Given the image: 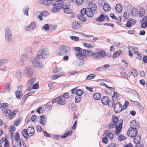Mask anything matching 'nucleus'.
Masks as SVG:
<instances>
[{"label": "nucleus", "instance_id": "f257e3e1", "mask_svg": "<svg viewBox=\"0 0 147 147\" xmlns=\"http://www.w3.org/2000/svg\"><path fill=\"white\" fill-rule=\"evenodd\" d=\"M112 121L109 125V128L112 131L115 129L116 134L118 135L121 132L122 126V120H119L117 116H113L112 117Z\"/></svg>", "mask_w": 147, "mask_h": 147}, {"label": "nucleus", "instance_id": "f03ea898", "mask_svg": "<svg viewBox=\"0 0 147 147\" xmlns=\"http://www.w3.org/2000/svg\"><path fill=\"white\" fill-rule=\"evenodd\" d=\"M107 55L105 51L103 49H97L96 51L92 54V58L95 60H98L105 58Z\"/></svg>", "mask_w": 147, "mask_h": 147}, {"label": "nucleus", "instance_id": "7ed1b4c3", "mask_svg": "<svg viewBox=\"0 0 147 147\" xmlns=\"http://www.w3.org/2000/svg\"><path fill=\"white\" fill-rule=\"evenodd\" d=\"M56 54L59 56H63L66 55H69L70 51L69 48L66 45H61L56 52Z\"/></svg>", "mask_w": 147, "mask_h": 147}, {"label": "nucleus", "instance_id": "20e7f679", "mask_svg": "<svg viewBox=\"0 0 147 147\" xmlns=\"http://www.w3.org/2000/svg\"><path fill=\"white\" fill-rule=\"evenodd\" d=\"M5 37L6 40L9 42H11L13 40L12 35L10 29L8 28H5Z\"/></svg>", "mask_w": 147, "mask_h": 147}, {"label": "nucleus", "instance_id": "39448f33", "mask_svg": "<svg viewBox=\"0 0 147 147\" xmlns=\"http://www.w3.org/2000/svg\"><path fill=\"white\" fill-rule=\"evenodd\" d=\"M3 112L4 113L6 116L9 118V119H12L15 116V113L13 112L9 109H2Z\"/></svg>", "mask_w": 147, "mask_h": 147}, {"label": "nucleus", "instance_id": "423d86ee", "mask_svg": "<svg viewBox=\"0 0 147 147\" xmlns=\"http://www.w3.org/2000/svg\"><path fill=\"white\" fill-rule=\"evenodd\" d=\"M52 3L53 7L52 8L51 11L53 12H57L59 11L61 9L64 8V5L61 3Z\"/></svg>", "mask_w": 147, "mask_h": 147}, {"label": "nucleus", "instance_id": "0eeeda50", "mask_svg": "<svg viewBox=\"0 0 147 147\" xmlns=\"http://www.w3.org/2000/svg\"><path fill=\"white\" fill-rule=\"evenodd\" d=\"M47 55V52L45 49H42L38 51V54L36 55V59H40L41 58L44 59L46 58Z\"/></svg>", "mask_w": 147, "mask_h": 147}, {"label": "nucleus", "instance_id": "6e6552de", "mask_svg": "<svg viewBox=\"0 0 147 147\" xmlns=\"http://www.w3.org/2000/svg\"><path fill=\"white\" fill-rule=\"evenodd\" d=\"M39 59H36V57L35 59H32L31 61L34 67H37L38 68L41 69L43 67V65L38 60Z\"/></svg>", "mask_w": 147, "mask_h": 147}, {"label": "nucleus", "instance_id": "1a4fd4ad", "mask_svg": "<svg viewBox=\"0 0 147 147\" xmlns=\"http://www.w3.org/2000/svg\"><path fill=\"white\" fill-rule=\"evenodd\" d=\"M137 133L138 131L136 128H133L132 129L129 128L127 133L128 136L131 138L136 137Z\"/></svg>", "mask_w": 147, "mask_h": 147}, {"label": "nucleus", "instance_id": "9d476101", "mask_svg": "<svg viewBox=\"0 0 147 147\" xmlns=\"http://www.w3.org/2000/svg\"><path fill=\"white\" fill-rule=\"evenodd\" d=\"M123 107L122 105L120 102L116 103L114 106V110L115 113H118L122 110Z\"/></svg>", "mask_w": 147, "mask_h": 147}, {"label": "nucleus", "instance_id": "9b49d317", "mask_svg": "<svg viewBox=\"0 0 147 147\" xmlns=\"http://www.w3.org/2000/svg\"><path fill=\"white\" fill-rule=\"evenodd\" d=\"M24 73L27 77H31L33 74V70L30 67H26L24 69Z\"/></svg>", "mask_w": 147, "mask_h": 147}, {"label": "nucleus", "instance_id": "f8f14e48", "mask_svg": "<svg viewBox=\"0 0 147 147\" xmlns=\"http://www.w3.org/2000/svg\"><path fill=\"white\" fill-rule=\"evenodd\" d=\"M72 28L75 30H76L81 28L82 26L80 22L76 21L73 22L72 24Z\"/></svg>", "mask_w": 147, "mask_h": 147}, {"label": "nucleus", "instance_id": "ddd939ff", "mask_svg": "<svg viewBox=\"0 0 147 147\" xmlns=\"http://www.w3.org/2000/svg\"><path fill=\"white\" fill-rule=\"evenodd\" d=\"M130 126L131 127L129 128L133 129L136 128L137 129L139 128V123L138 121L135 120H132L130 123Z\"/></svg>", "mask_w": 147, "mask_h": 147}, {"label": "nucleus", "instance_id": "4468645a", "mask_svg": "<svg viewBox=\"0 0 147 147\" xmlns=\"http://www.w3.org/2000/svg\"><path fill=\"white\" fill-rule=\"evenodd\" d=\"M136 23V21L134 19H128L127 22L126 27L129 28L132 25H134Z\"/></svg>", "mask_w": 147, "mask_h": 147}, {"label": "nucleus", "instance_id": "2eb2a0df", "mask_svg": "<svg viewBox=\"0 0 147 147\" xmlns=\"http://www.w3.org/2000/svg\"><path fill=\"white\" fill-rule=\"evenodd\" d=\"M93 51H89L88 50H87L86 49H84L83 50L82 53L83 54L84 56H85V59L86 58V57H89L90 56H91L92 57V54Z\"/></svg>", "mask_w": 147, "mask_h": 147}, {"label": "nucleus", "instance_id": "dca6fc26", "mask_svg": "<svg viewBox=\"0 0 147 147\" xmlns=\"http://www.w3.org/2000/svg\"><path fill=\"white\" fill-rule=\"evenodd\" d=\"M63 5H64V8L62 9H64V11L65 13L68 14H70L72 13V11L69 8L68 5H65L64 3H63Z\"/></svg>", "mask_w": 147, "mask_h": 147}, {"label": "nucleus", "instance_id": "f3484780", "mask_svg": "<svg viewBox=\"0 0 147 147\" xmlns=\"http://www.w3.org/2000/svg\"><path fill=\"white\" fill-rule=\"evenodd\" d=\"M105 134L106 135V138H107L108 140L111 141L113 138L114 135L113 133L106 131L105 132Z\"/></svg>", "mask_w": 147, "mask_h": 147}, {"label": "nucleus", "instance_id": "a211bd4d", "mask_svg": "<svg viewBox=\"0 0 147 147\" xmlns=\"http://www.w3.org/2000/svg\"><path fill=\"white\" fill-rule=\"evenodd\" d=\"M130 12L131 17L133 18L138 15V10L136 8H133L131 9Z\"/></svg>", "mask_w": 147, "mask_h": 147}, {"label": "nucleus", "instance_id": "6ab92c4d", "mask_svg": "<svg viewBox=\"0 0 147 147\" xmlns=\"http://www.w3.org/2000/svg\"><path fill=\"white\" fill-rule=\"evenodd\" d=\"M88 9L92 10V11H95L97 8V5L94 3L91 2L88 5Z\"/></svg>", "mask_w": 147, "mask_h": 147}, {"label": "nucleus", "instance_id": "aec40b11", "mask_svg": "<svg viewBox=\"0 0 147 147\" xmlns=\"http://www.w3.org/2000/svg\"><path fill=\"white\" fill-rule=\"evenodd\" d=\"M101 101L103 104L106 105L109 103L110 100L108 97L104 96L102 98Z\"/></svg>", "mask_w": 147, "mask_h": 147}, {"label": "nucleus", "instance_id": "412c9836", "mask_svg": "<svg viewBox=\"0 0 147 147\" xmlns=\"http://www.w3.org/2000/svg\"><path fill=\"white\" fill-rule=\"evenodd\" d=\"M53 0H40V3L43 5H45L48 6L52 5L53 3L52 1Z\"/></svg>", "mask_w": 147, "mask_h": 147}, {"label": "nucleus", "instance_id": "4be33fe9", "mask_svg": "<svg viewBox=\"0 0 147 147\" xmlns=\"http://www.w3.org/2000/svg\"><path fill=\"white\" fill-rule=\"evenodd\" d=\"M28 132L30 134V136H33L35 130L34 128L32 127H29L27 130Z\"/></svg>", "mask_w": 147, "mask_h": 147}, {"label": "nucleus", "instance_id": "5701e85b", "mask_svg": "<svg viewBox=\"0 0 147 147\" xmlns=\"http://www.w3.org/2000/svg\"><path fill=\"white\" fill-rule=\"evenodd\" d=\"M93 15L94 13L92 10L89 9L87 8L86 13V16L87 17L91 18L93 17Z\"/></svg>", "mask_w": 147, "mask_h": 147}, {"label": "nucleus", "instance_id": "b1692460", "mask_svg": "<svg viewBox=\"0 0 147 147\" xmlns=\"http://www.w3.org/2000/svg\"><path fill=\"white\" fill-rule=\"evenodd\" d=\"M123 9L122 6L120 3L117 4L115 6L116 10L119 13H121Z\"/></svg>", "mask_w": 147, "mask_h": 147}, {"label": "nucleus", "instance_id": "393cba45", "mask_svg": "<svg viewBox=\"0 0 147 147\" xmlns=\"http://www.w3.org/2000/svg\"><path fill=\"white\" fill-rule=\"evenodd\" d=\"M76 56L78 59L82 60L81 62L84 64V61L83 59H85V56H84L83 54L80 53L77 54L76 55Z\"/></svg>", "mask_w": 147, "mask_h": 147}, {"label": "nucleus", "instance_id": "a878e982", "mask_svg": "<svg viewBox=\"0 0 147 147\" xmlns=\"http://www.w3.org/2000/svg\"><path fill=\"white\" fill-rule=\"evenodd\" d=\"M15 94L17 98H21L23 96L22 92L17 90L15 92Z\"/></svg>", "mask_w": 147, "mask_h": 147}, {"label": "nucleus", "instance_id": "bb28decb", "mask_svg": "<svg viewBox=\"0 0 147 147\" xmlns=\"http://www.w3.org/2000/svg\"><path fill=\"white\" fill-rule=\"evenodd\" d=\"M129 74L130 75H132L134 77H136L138 75L137 71L134 68L130 70Z\"/></svg>", "mask_w": 147, "mask_h": 147}, {"label": "nucleus", "instance_id": "cd10ccee", "mask_svg": "<svg viewBox=\"0 0 147 147\" xmlns=\"http://www.w3.org/2000/svg\"><path fill=\"white\" fill-rule=\"evenodd\" d=\"M141 139V137L140 135H138L134 139V142L136 144H140V141Z\"/></svg>", "mask_w": 147, "mask_h": 147}, {"label": "nucleus", "instance_id": "c85d7f7f", "mask_svg": "<svg viewBox=\"0 0 147 147\" xmlns=\"http://www.w3.org/2000/svg\"><path fill=\"white\" fill-rule=\"evenodd\" d=\"M40 117V123L43 125H45L46 122L45 116L44 115H43L41 116Z\"/></svg>", "mask_w": 147, "mask_h": 147}, {"label": "nucleus", "instance_id": "c756f323", "mask_svg": "<svg viewBox=\"0 0 147 147\" xmlns=\"http://www.w3.org/2000/svg\"><path fill=\"white\" fill-rule=\"evenodd\" d=\"M87 10L85 8L82 9L81 11V14L83 18H86Z\"/></svg>", "mask_w": 147, "mask_h": 147}, {"label": "nucleus", "instance_id": "7c9ffc66", "mask_svg": "<svg viewBox=\"0 0 147 147\" xmlns=\"http://www.w3.org/2000/svg\"><path fill=\"white\" fill-rule=\"evenodd\" d=\"M103 9L105 11H107L110 9V5L107 3H105L102 7Z\"/></svg>", "mask_w": 147, "mask_h": 147}, {"label": "nucleus", "instance_id": "2f4dec72", "mask_svg": "<svg viewBox=\"0 0 147 147\" xmlns=\"http://www.w3.org/2000/svg\"><path fill=\"white\" fill-rule=\"evenodd\" d=\"M22 134L24 137L26 139H27L29 136L28 133L26 129L22 130Z\"/></svg>", "mask_w": 147, "mask_h": 147}, {"label": "nucleus", "instance_id": "473e14b6", "mask_svg": "<svg viewBox=\"0 0 147 147\" xmlns=\"http://www.w3.org/2000/svg\"><path fill=\"white\" fill-rule=\"evenodd\" d=\"M145 9L144 8H141L139 11L138 15H139V16L141 18L145 15Z\"/></svg>", "mask_w": 147, "mask_h": 147}, {"label": "nucleus", "instance_id": "72a5a7b5", "mask_svg": "<svg viewBox=\"0 0 147 147\" xmlns=\"http://www.w3.org/2000/svg\"><path fill=\"white\" fill-rule=\"evenodd\" d=\"M134 54H136V58L137 59L140 60L141 59L142 55L141 53L138 51H134Z\"/></svg>", "mask_w": 147, "mask_h": 147}, {"label": "nucleus", "instance_id": "f704fd0d", "mask_svg": "<svg viewBox=\"0 0 147 147\" xmlns=\"http://www.w3.org/2000/svg\"><path fill=\"white\" fill-rule=\"evenodd\" d=\"M66 103L65 100L64 98H58L57 100V103L60 105H64Z\"/></svg>", "mask_w": 147, "mask_h": 147}, {"label": "nucleus", "instance_id": "c9c22d12", "mask_svg": "<svg viewBox=\"0 0 147 147\" xmlns=\"http://www.w3.org/2000/svg\"><path fill=\"white\" fill-rule=\"evenodd\" d=\"M93 97L95 100H99L101 98V95L99 93H96L93 95Z\"/></svg>", "mask_w": 147, "mask_h": 147}, {"label": "nucleus", "instance_id": "e433bc0d", "mask_svg": "<svg viewBox=\"0 0 147 147\" xmlns=\"http://www.w3.org/2000/svg\"><path fill=\"white\" fill-rule=\"evenodd\" d=\"M36 80V78H31L28 81V85H32L34 82Z\"/></svg>", "mask_w": 147, "mask_h": 147}, {"label": "nucleus", "instance_id": "4c0bfd02", "mask_svg": "<svg viewBox=\"0 0 147 147\" xmlns=\"http://www.w3.org/2000/svg\"><path fill=\"white\" fill-rule=\"evenodd\" d=\"M76 93L77 96H81L83 93V91L82 89H78L76 90Z\"/></svg>", "mask_w": 147, "mask_h": 147}, {"label": "nucleus", "instance_id": "58836bf2", "mask_svg": "<svg viewBox=\"0 0 147 147\" xmlns=\"http://www.w3.org/2000/svg\"><path fill=\"white\" fill-rule=\"evenodd\" d=\"M8 61V60L7 59H4L0 60V67L2 66L4 63H7Z\"/></svg>", "mask_w": 147, "mask_h": 147}, {"label": "nucleus", "instance_id": "ea45409f", "mask_svg": "<svg viewBox=\"0 0 147 147\" xmlns=\"http://www.w3.org/2000/svg\"><path fill=\"white\" fill-rule=\"evenodd\" d=\"M122 53V52L121 50H119L115 52L113 54V58H115L118 57Z\"/></svg>", "mask_w": 147, "mask_h": 147}, {"label": "nucleus", "instance_id": "a19ab883", "mask_svg": "<svg viewBox=\"0 0 147 147\" xmlns=\"http://www.w3.org/2000/svg\"><path fill=\"white\" fill-rule=\"evenodd\" d=\"M96 75L94 74H91L88 76L86 78V80H90L93 79L96 76Z\"/></svg>", "mask_w": 147, "mask_h": 147}, {"label": "nucleus", "instance_id": "79ce46f5", "mask_svg": "<svg viewBox=\"0 0 147 147\" xmlns=\"http://www.w3.org/2000/svg\"><path fill=\"white\" fill-rule=\"evenodd\" d=\"M10 82H7V84L5 87V89L8 92H10L11 90V86Z\"/></svg>", "mask_w": 147, "mask_h": 147}, {"label": "nucleus", "instance_id": "37998d69", "mask_svg": "<svg viewBox=\"0 0 147 147\" xmlns=\"http://www.w3.org/2000/svg\"><path fill=\"white\" fill-rule=\"evenodd\" d=\"M82 97L81 96H77L75 97V101L76 103H77L80 102L81 100Z\"/></svg>", "mask_w": 147, "mask_h": 147}, {"label": "nucleus", "instance_id": "c03bdc74", "mask_svg": "<svg viewBox=\"0 0 147 147\" xmlns=\"http://www.w3.org/2000/svg\"><path fill=\"white\" fill-rule=\"evenodd\" d=\"M51 102H49L48 103L45 105V108L49 110L51 109L52 107L51 105Z\"/></svg>", "mask_w": 147, "mask_h": 147}, {"label": "nucleus", "instance_id": "a18cd8bd", "mask_svg": "<svg viewBox=\"0 0 147 147\" xmlns=\"http://www.w3.org/2000/svg\"><path fill=\"white\" fill-rule=\"evenodd\" d=\"M62 75L60 73L55 75L51 77V79L54 80L57 79L58 78L61 76Z\"/></svg>", "mask_w": 147, "mask_h": 147}, {"label": "nucleus", "instance_id": "49530a36", "mask_svg": "<svg viewBox=\"0 0 147 147\" xmlns=\"http://www.w3.org/2000/svg\"><path fill=\"white\" fill-rule=\"evenodd\" d=\"M21 140L19 134L18 132H17L15 136V140L16 141H18V140Z\"/></svg>", "mask_w": 147, "mask_h": 147}, {"label": "nucleus", "instance_id": "de8ad7c7", "mask_svg": "<svg viewBox=\"0 0 147 147\" xmlns=\"http://www.w3.org/2000/svg\"><path fill=\"white\" fill-rule=\"evenodd\" d=\"M119 97V94L115 92H114L113 95L112 96L113 99L114 98L115 99H117Z\"/></svg>", "mask_w": 147, "mask_h": 147}, {"label": "nucleus", "instance_id": "09e8293b", "mask_svg": "<svg viewBox=\"0 0 147 147\" xmlns=\"http://www.w3.org/2000/svg\"><path fill=\"white\" fill-rule=\"evenodd\" d=\"M41 15H42L44 17H46L49 15V12L46 11H44L40 13Z\"/></svg>", "mask_w": 147, "mask_h": 147}, {"label": "nucleus", "instance_id": "8fccbe9b", "mask_svg": "<svg viewBox=\"0 0 147 147\" xmlns=\"http://www.w3.org/2000/svg\"><path fill=\"white\" fill-rule=\"evenodd\" d=\"M61 70V68H59L58 67H56L53 70V72L54 73H56L60 71Z\"/></svg>", "mask_w": 147, "mask_h": 147}, {"label": "nucleus", "instance_id": "3c124183", "mask_svg": "<svg viewBox=\"0 0 147 147\" xmlns=\"http://www.w3.org/2000/svg\"><path fill=\"white\" fill-rule=\"evenodd\" d=\"M16 128L13 125H12L9 128V131L10 132H13L16 130Z\"/></svg>", "mask_w": 147, "mask_h": 147}, {"label": "nucleus", "instance_id": "603ef678", "mask_svg": "<svg viewBox=\"0 0 147 147\" xmlns=\"http://www.w3.org/2000/svg\"><path fill=\"white\" fill-rule=\"evenodd\" d=\"M70 38L71 40L74 41H78L79 39V38L78 37L74 36H71Z\"/></svg>", "mask_w": 147, "mask_h": 147}, {"label": "nucleus", "instance_id": "864d4df0", "mask_svg": "<svg viewBox=\"0 0 147 147\" xmlns=\"http://www.w3.org/2000/svg\"><path fill=\"white\" fill-rule=\"evenodd\" d=\"M141 27L145 28L147 26V21H145L144 22H142L141 25Z\"/></svg>", "mask_w": 147, "mask_h": 147}, {"label": "nucleus", "instance_id": "5fc2aeb1", "mask_svg": "<svg viewBox=\"0 0 147 147\" xmlns=\"http://www.w3.org/2000/svg\"><path fill=\"white\" fill-rule=\"evenodd\" d=\"M125 138V137L122 135H120L118 137V140L120 141L124 140Z\"/></svg>", "mask_w": 147, "mask_h": 147}, {"label": "nucleus", "instance_id": "6e6d98bb", "mask_svg": "<svg viewBox=\"0 0 147 147\" xmlns=\"http://www.w3.org/2000/svg\"><path fill=\"white\" fill-rule=\"evenodd\" d=\"M74 50L76 51L79 52V53H81L82 52V49L79 47H76L74 48Z\"/></svg>", "mask_w": 147, "mask_h": 147}, {"label": "nucleus", "instance_id": "4d7b16f0", "mask_svg": "<svg viewBox=\"0 0 147 147\" xmlns=\"http://www.w3.org/2000/svg\"><path fill=\"white\" fill-rule=\"evenodd\" d=\"M121 76L123 77H124L126 78H127L128 77V75L125 72H120Z\"/></svg>", "mask_w": 147, "mask_h": 147}, {"label": "nucleus", "instance_id": "13d9d810", "mask_svg": "<svg viewBox=\"0 0 147 147\" xmlns=\"http://www.w3.org/2000/svg\"><path fill=\"white\" fill-rule=\"evenodd\" d=\"M108 139L106 137H103L102 139V142L105 144H107L108 143Z\"/></svg>", "mask_w": 147, "mask_h": 147}, {"label": "nucleus", "instance_id": "bf43d9fd", "mask_svg": "<svg viewBox=\"0 0 147 147\" xmlns=\"http://www.w3.org/2000/svg\"><path fill=\"white\" fill-rule=\"evenodd\" d=\"M28 59L27 55L26 54H23L22 55V59L23 60H26Z\"/></svg>", "mask_w": 147, "mask_h": 147}, {"label": "nucleus", "instance_id": "052dcab7", "mask_svg": "<svg viewBox=\"0 0 147 147\" xmlns=\"http://www.w3.org/2000/svg\"><path fill=\"white\" fill-rule=\"evenodd\" d=\"M19 147L21 146H24L25 144V142L24 140L22 139H21L19 140Z\"/></svg>", "mask_w": 147, "mask_h": 147}, {"label": "nucleus", "instance_id": "680f3d73", "mask_svg": "<svg viewBox=\"0 0 147 147\" xmlns=\"http://www.w3.org/2000/svg\"><path fill=\"white\" fill-rule=\"evenodd\" d=\"M84 1V0H76V3L78 5H81Z\"/></svg>", "mask_w": 147, "mask_h": 147}, {"label": "nucleus", "instance_id": "e2e57ef3", "mask_svg": "<svg viewBox=\"0 0 147 147\" xmlns=\"http://www.w3.org/2000/svg\"><path fill=\"white\" fill-rule=\"evenodd\" d=\"M84 46L86 47L87 48H93V46L92 44H88L86 43H85L84 44Z\"/></svg>", "mask_w": 147, "mask_h": 147}, {"label": "nucleus", "instance_id": "0e129e2a", "mask_svg": "<svg viewBox=\"0 0 147 147\" xmlns=\"http://www.w3.org/2000/svg\"><path fill=\"white\" fill-rule=\"evenodd\" d=\"M22 73L20 71H18L16 73V77L21 79L22 76Z\"/></svg>", "mask_w": 147, "mask_h": 147}, {"label": "nucleus", "instance_id": "69168bd1", "mask_svg": "<svg viewBox=\"0 0 147 147\" xmlns=\"http://www.w3.org/2000/svg\"><path fill=\"white\" fill-rule=\"evenodd\" d=\"M129 102L127 101H126L125 102V103L123 105V110L125 109L126 108H127V107L129 105Z\"/></svg>", "mask_w": 147, "mask_h": 147}, {"label": "nucleus", "instance_id": "338daca9", "mask_svg": "<svg viewBox=\"0 0 147 147\" xmlns=\"http://www.w3.org/2000/svg\"><path fill=\"white\" fill-rule=\"evenodd\" d=\"M30 25L31 26L32 30H33L36 26V23L34 22H32L31 23Z\"/></svg>", "mask_w": 147, "mask_h": 147}, {"label": "nucleus", "instance_id": "774afa93", "mask_svg": "<svg viewBox=\"0 0 147 147\" xmlns=\"http://www.w3.org/2000/svg\"><path fill=\"white\" fill-rule=\"evenodd\" d=\"M63 97L65 98L68 99L69 98V96L67 92L65 93L63 95Z\"/></svg>", "mask_w": 147, "mask_h": 147}]
</instances>
